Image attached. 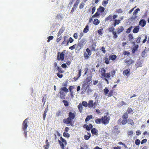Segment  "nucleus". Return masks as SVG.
Segmentation results:
<instances>
[{
  "mask_svg": "<svg viewBox=\"0 0 149 149\" xmlns=\"http://www.w3.org/2000/svg\"><path fill=\"white\" fill-rule=\"evenodd\" d=\"M63 113V111H58L56 113V116L57 117H58L60 116H61V114Z\"/></svg>",
  "mask_w": 149,
  "mask_h": 149,
  "instance_id": "obj_58",
  "label": "nucleus"
},
{
  "mask_svg": "<svg viewBox=\"0 0 149 149\" xmlns=\"http://www.w3.org/2000/svg\"><path fill=\"white\" fill-rule=\"evenodd\" d=\"M128 124H130L131 125H133L134 124V123L133 120L129 118L127 120Z\"/></svg>",
  "mask_w": 149,
  "mask_h": 149,
  "instance_id": "obj_33",
  "label": "nucleus"
},
{
  "mask_svg": "<svg viewBox=\"0 0 149 149\" xmlns=\"http://www.w3.org/2000/svg\"><path fill=\"white\" fill-rule=\"evenodd\" d=\"M92 118L93 116L92 115L88 116L85 119V121L87 122L88 121L91 119H92Z\"/></svg>",
  "mask_w": 149,
  "mask_h": 149,
  "instance_id": "obj_40",
  "label": "nucleus"
},
{
  "mask_svg": "<svg viewBox=\"0 0 149 149\" xmlns=\"http://www.w3.org/2000/svg\"><path fill=\"white\" fill-rule=\"evenodd\" d=\"M67 38V37L65 36L64 37V40L63 41V42L62 43V45H64L66 43H67V42L68 41V40H67L66 39V38Z\"/></svg>",
  "mask_w": 149,
  "mask_h": 149,
  "instance_id": "obj_60",
  "label": "nucleus"
},
{
  "mask_svg": "<svg viewBox=\"0 0 149 149\" xmlns=\"http://www.w3.org/2000/svg\"><path fill=\"white\" fill-rule=\"evenodd\" d=\"M56 69L58 70V71L60 73H63L64 72L62 68L58 66H57Z\"/></svg>",
  "mask_w": 149,
  "mask_h": 149,
  "instance_id": "obj_46",
  "label": "nucleus"
},
{
  "mask_svg": "<svg viewBox=\"0 0 149 149\" xmlns=\"http://www.w3.org/2000/svg\"><path fill=\"white\" fill-rule=\"evenodd\" d=\"M146 23L145 20L144 19H141L139 22V24L141 27H143L146 25Z\"/></svg>",
  "mask_w": 149,
  "mask_h": 149,
  "instance_id": "obj_11",
  "label": "nucleus"
},
{
  "mask_svg": "<svg viewBox=\"0 0 149 149\" xmlns=\"http://www.w3.org/2000/svg\"><path fill=\"white\" fill-rule=\"evenodd\" d=\"M63 136L65 137L68 138L70 137V135L67 132H64L63 134Z\"/></svg>",
  "mask_w": 149,
  "mask_h": 149,
  "instance_id": "obj_48",
  "label": "nucleus"
},
{
  "mask_svg": "<svg viewBox=\"0 0 149 149\" xmlns=\"http://www.w3.org/2000/svg\"><path fill=\"white\" fill-rule=\"evenodd\" d=\"M140 10L139 8H138L135 10L133 13V14L134 15H136L138 13L139 11H140Z\"/></svg>",
  "mask_w": 149,
  "mask_h": 149,
  "instance_id": "obj_52",
  "label": "nucleus"
},
{
  "mask_svg": "<svg viewBox=\"0 0 149 149\" xmlns=\"http://www.w3.org/2000/svg\"><path fill=\"white\" fill-rule=\"evenodd\" d=\"M113 90H111L108 92V94L107 95L108 97H111L113 95Z\"/></svg>",
  "mask_w": 149,
  "mask_h": 149,
  "instance_id": "obj_34",
  "label": "nucleus"
},
{
  "mask_svg": "<svg viewBox=\"0 0 149 149\" xmlns=\"http://www.w3.org/2000/svg\"><path fill=\"white\" fill-rule=\"evenodd\" d=\"M84 55L85 59H87L89 58V56L88 54H87L86 52L84 53Z\"/></svg>",
  "mask_w": 149,
  "mask_h": 149,
  "instance_id": "obj_45",
  "label": "nucleus"
},
{
  "mask_svg": "<svg viewBox=\"0 0 149 149\" xmlns=\"http://www.w3.org/2000/svg\"><path fill=\"white\" fill-rule=\"evenodd\" d=\"M80 0H77L75 2L74 4L73 5V6H74V7L77 8L78 6V4L79 3Z\"/></svg>",
  "mask_w": 149,
  "mask_h": 149,
  "instance_id": "obj_50",
  "label": "nucleus"
},
{
  "mask_svg": "<svg viewBox=\"0 0 149 149\" xmlns=\"http://www.w3.org/2000/svg\"><path fill=\"white\" fill-rule=\"evenodd\" d=\"M139 26H135L133 29V32L135 33H137L139 32Z\"/></svg>",
  "mask_w": 149,
  "mask_h": 149,
  "instance_id": "obj_22",
  "label": "nucleus"
},
{
  "mask_svg": "<svg viewBox=\"0 0 149 149\" xmlns=\"http://www.w3.org/2000/svg\"><path fill=\"white\" fill-rule=\"evenodd\" d=\"M105 8L100 6L97 9V11L95 14L92 15V18L98 17L100 14H102L104 12Z\"/></svg>",
  "mask_w": 149,
  "mask_h": 149,
  "instance_id": "obj_1",
  "label": "nucleus"
},
{
  "mask_svg": "<svg viewBox=\"0 0 149 149\" xmlns=\"http://www.w3.org/2000/svg\"><path fill=\"white\" fill-rule=\"evenodd\" d=\"M147 52H147V50H144L141 53L142 56L143 57H146L147 55Z\"/></svg>",
  "mask_w": 149,
  "mask_h": 149,
  "instance_id": "obj_32",
  "label": "nucleus"
},
{
  "mask_svg": "<svg viewBox=\"0 0 149 149\" xmlns=\"http://www.w3.org/2000/svg\"><path fill=\"white\" fill-rule=\"evenodd\" d=\"M103 30L102 29H101L97 31V32L99 35H102L103 34Z\"/></svg>",
  "mask_w": 149,
  "mask_h": 149,
  "instance_id": "obj_64",
  "label": "nucleus"
},
{
  "mask_svg": "<svg viewBox=\"0 0 149 149\" xmlns=\"http://www.w3.org/2000/svg\"><path fill=\"white\" fill-rule=\"evenodd\" d=\"M59 93L60 94V97L61 99H65V94L63 92L60 91L59 92Z\"/></svg>",
  "mask_w": 149,
  "mask_h": 149,
  "instance_id": "obj_17",
  "label": "nucleus"
},
{
  "mask_svg": "<svg viewBox=\"0 0 149 149\" xmlns=\"http://www.w3.org/2000/svg\"><path fill=\"white\" fill-rule=\"evenodd\" d=\"M130 69L128 68L123 71V74L124 75L128 76L130 75Z\"/></svg>",
  "mask_w": 149,
  "mask_h": 149,
  "instance_id": "obj_14",
  "label": "nucleus"
},
{
  "mask_svg": "<svg viewBox=\"0 0 149 149\" xmlns=\"http://www.w3.org/2000/svg\"><path fill=\"white\" fill-rule=\"evenodd\" d=\"M77 107L80 112L81 113L82 112L83 110L82 105L81 104V103H79V104L78 105Z\"/></svg>",
  "mask_w": 149,
  "mask_h": 149,
  "instance_id": "obj_28",
  "label": "nucleus"
},
{
  "mask_svg": "<svg viewBox=\"0 0 149 149\" xmlns=\"http://www.w3.org/2000/svg\"><path fill=\"white\" fill-rule=\"evenodd\" d=\"M72 120H73L68 117L66 119H64L63 120V122L65 124H70L71 125H72Z\"/></svg>",
  "mask_w": 149,
  "mask_h": 149,
  "instance_id": "obj_8",
  "label": "nucleus"
},
{
  "mask_svg": "<svg viewBox=\"0 0 149 149\" xmlns=\"http://www.w3.org/2000/svg\"><path fill=\"white\" fill-rule=\"evenodd\" d=\"M112 20V16L111 15L107 17L105 19V21L109 20L110 22H111Z\"/></svg>",
  "mask_w": 149,
  "mask_h": 149,
  "instance_id": "obj_27",
  "label": "nucleus"
},
{
  "mask_svg": "<svg viewBox=\"0 0 149 149\" xmlns=\"http://www.w3.org/2000/svg\"><path fill=\"white\" fill-rule=\"evenodd\" d=\"M81 104L83 106H84L85 107H88V103L86 101H82Z\"/></svg>",
  "mask_w": 149,
  "mask_h": 149,
  "instance_id": "obj_44",
  "label": "nucleus"
},
{
  "mask_svg": "<svg viewBox=\"0 0 149 149\" xmlns=\"http://www.w3.org/2000/svg\"><path fill=\"white\" fill-rule=\"evenodd\" d=\"M116 58L117 56L116 55H111L109 57V60L111 59L112 61H114L116 60Z\"/></svg>",
  "mask_w": 149,
  "mask_h": 149,
  "instance_id": "obj_16",
  "label": "nucleus"
},
{
  "mask_svg": "<svg viewBox=\"0 0 149 149\" xmlns=\"http://www.w3.org/2000/svg\"><path fill=\"white\" fill-rule=\"evenodd\" d=\"M91 132L93 135H98V130L95 128H94L91 130Z\"/></svg>",
  "mask_w": 149,
  "mask_h": 149,
  "instance_id": "obj_12",
  "label": "nucleus"
},
{
  "mask_svg": "<svg viewBox=\"0 0 149 149\" xmlns=\"http://www.w3.org/2000/svg\"><path fill=\"white\" fill-rule=\"evenodd\" d=\"M63 102L64 103L65 107H68L69 106V102L68 101L65 100H63Z\"/></svg>",
  "mask_w": 149,
  "mask_h": 149,
  "instance_id": "obj_47",
  "label": "nucleus"
},
{
  "mask_svg": "<svg viewBox=\"0 0 149 149\" xmlns=\"http://www.w3.org/2000/svg\"><path fill=\"white\" fill-rule=\"evenodd\" d=\"M89 31V26L88 25H87L83 30V32L84 33H87Z\"/></svg>",
  "mask_w": 149,
  "mask_h": 149,
  "instance_id": "obj_38",
  "label": "nucleus"
},
{
  "mask_svg": "<svg viewBox=\"0 0 149 149\" xmlns=\"http://www.w3.org/2000/svg\"><path fill=\"white\" fill-rule=\"evenodd\" d=\"M54 37L52 36H49L48 37L47 42H49L51 40L53 39Z\"/></svg>",
  "mask_w": 149,
  "mask_h": 149,
  "instance_id": "obj_61",
  "label": "nucleus"
},
{
  "mask_svg": "<svg viewBox=\"0 0 149 149\" xmlns=\"http://www.w3.org/2000/svg\"><path fill=\"white\" fill-rule=\"evenodd\" d=\"M106 71L104 68H102L101 69V72L102 73L101 75H104V74L106 73Z\"/></svg>",
  "mask_w": 149,
  "mask_h": 149,
  "instance_id": "obj_63",
  "label": "nucleus"
},
{
  "mask_svg": "<svg viewBox=\"0 0 149 149\" xmlns=\"http://www.w3.org/2000/svg\"><path fill=\"white\" fill-rule=\"evenodd\" d=\"M73 41L74 40L71 37H70L68 40L67 43H66V45H68L69 42L70 43H72Z\"/></svg>",
  "mask_w": 149,
  "mask_h": 149,
  "instance_id": "obj_37",
  "label": "nucleus"
},
{
  "mask_svg": "<svg viewBox=\"0 0 149 149\" xmlns=\"http://www.w3.org/2000/svg\"><path fill=\"white\" fill-rule=\"evenodd\" d=\"M104 92V94L107 95L108 94V92H109V90L107 88H105L103 90Z\"/></svg>",
  "mask_w": 149,
  "mask_h": 149,
  "instance_id": "obj_43",
  "label": "nucleus"
},
{
  "mask_svg": "<svg viewBox=\"0 0 149 149\" xmlns=\"http://www.w3.org/2000/svg\"><path fill=\"white\" fill-rule=\"evenodd\" d=\"M93 126L91 124H89L88 125L87 124H85L83 126L84 128H86L87 130L89 131L92 128Z\"/></svg>",
  "mask_w": 149,
  "mask_h": 149,
  "instance_id": "obj_10",
  "label": "nucleus"
},
{
  "mask_svg": "<svg viewBox=\"0 0 149 149\" xmlns=\"http://www.w3.org/2000/svg\"><path fill=\"white\" fill-rule=\"evenodd\" d=\"M127 111V112L129 114H132L133 113V110L131 108H128Z\"/></svg>",
  "mask_w": 149,
  "mask_h": 149,
  "instance_id": "obj_41",
  "label": "nucleus"
},
{
  "mask_svg": "<svg viewBox=\"0 0 149 149\" xmlns=\"http://www.w3.org/2000/svg\"><path fill=\"white\" fill-rule=\"evenodd\" d=\"M102 76L105 78L109 79L111 75L110 73H106L104 74V75H102Z\"/></svg>",
  "mask_w": 149,
  "mask_h": 149,
  "instance_id": "obj_25",
  "label": "nucleus"
},
{
  "mask_svg": "<svg viewBox=\"0 0 149 149\" xmlns=\"http://www.w3.org/2000/svg\"><path fill=\"white\" fill-rule=\"evenodd\" d=\"M134 61L133 60L130 59L129 60L125 61V63H126L128 65H130L131 64L134 63Z\"/></svg>",
  "mask_w": 149,
  "mask_h": 149,
  "instance_id": "obj_20",
  "label": "nucleus"
},
{
  "mask_svg": "<svg viewBox=\"0 0 149 149\" xmlns=\"http://www.w3.org/2000/svg\"><path fill=\"white\" fill-rule=\"evenodd\" d=\"M91 76H89L86 79L85 81L89 83V82L91 80Z\"/></svg>",
  "mask_w": 149,
  "mask_h": 149,
  "instance_id": "obj_42",
  "label": "nucleus"
},
{
  "mask_svg": "<svg viewBox=\"0 0 149 149\" xmlns=\"http://www.w3.org/2000/svg\"><path fill=\"white\" fill-rule=\"evenodd\" d=\"M133 28V26H131L129 28H128L126 32L127 33H129L132 30Z\"/></svg>",
  "mask_w": 149,
  "mask_h": 149,
  "instance_id": "obj_54",
  "label": "nucleus"
},
{
  "mask_svg": "<svg viewBox=\"0 0 149 149\" xmlns=\"http://www.w3.org/2000/svg\"><path fill=\"white\" fill-rule=\"evenodd\" d=\"M88 88L87 87H85V86H84L83 85H82V87L81 88V94H84L85 93V92L86 91L87 88Z\"/></svg>",
  "mask_w": 149,
  "mask_h": 149,
  "instance_id": "obj_18",
  "label": "nucleus"
},
{
  "mask_svg": "<svg viewBox=\"0 0 149 149\" xmlns=\"http://www.w3.org/2000/svg\"><path fill=\"white\" fill-rule=\"evenodd\" d=\"M88 135H85L84 136V138L86 140H88L90 138L91 136V134L90 133L87 132Z\"/></svg>",
  "mask_w": 149,
  "mask_h": 149,
  "instance_id": "obj_26",
  "label": "nucleus"
},
{
  "mask_svg": "<svg viewBox=\"0 0 149 149\" xmlns=\"http://www.w3.org/2000/svg\"><path fill=\"white\" fill-rule=\"evenodd\" d=\"M80 0H77L75 2L74 4L73 5V6H74V7L77 8L78 6V4L79 3Z\"/></svg>",
  "mask_w": 149,
  "mask_h": 149,
  "instance_id": "obj_51",
  "label": "nucleus"
},
{
  "mask_svg": "<svg viewBox=\"0 0 149 149\" xmlns=\"http://www.w3.org/2000/svg\"><path fill=\"white\" fill-rule=\"evenodd\" d=\"M60 140H58V141L61 149H64L65 146L67 144L66 141L63 138L62 136L60 137Z\"/></svg>",
  "mask_w": 149,
  "mask_h": 149,
  "instance_id": "obj_3",
  "label": "nucleus"
},
{
  "mask_svg": "<svg viewBox=\"0 0 149 149\" xmlns=\"http://www.w3.org/2000/svg\"><path fill=\"white\" fill-rule=\"evenodd\" d=\"M45 142L46 145L44 146L43 147L45 149H48L49 146V143L48 142L47 139H46Z\"/></svg>",
  "mask_w": 149,
  "mask_h": 149,
  "instance_id": "obj_24",
  "label": "nucleus"
},
{
  "mask_svg": "<svg viewBox=\"0 0 149 149\" xmlns=\"http://www.w3.org/2000/svg\"><path fill=\"white\" fill-rule=\"evenodd\" d=\"M77 46V45L76 44H74L72 45V46L70 47L69 49L71 50H73L74 49L76 48V47Z\"/></svg>",
  "mask_w": 149,
  "mask_h": 149,
  "instance_id": "obj_57",
  "label": "nucleus"
},
{
  "mask_svg": "<svg viewBox=\"0 0 149 149\" xmlns=\"http://www.w3.org/2000/svg\"><path fill=\"white\" fill-rule=\"evenodd\" d=\"M118 128L117 127V126H116L114 127V128L113 130V132L116 133H119V132L118 131Z\"/></svg>",
  "mask_w": 149,
  "mask_h": 149,
  "instance_id": "obj_36",
  "label": "nucleus"
},
{
  "mask_svg": "<svg viewBox=\"0 0 149 149\" xmlns=\"http://www.w3.org/2000/svg\"><path fill=\"white\" fill-rule=\"evenodd\" d=\"M61 91L64 92L66 93L68 92V89L65 87H62L60 89Z\"/></svg>",
  "mask_w": 149,
  "mask_h": 149,
  "instance_id": "obj_21",
  "label": "nucleus"
},
{
  "mask_svg": "<svg viewBox=\"0 0 149 149\" xmlns=\"http://www.w3.org/2000/svg\"><path fill=\"white\" fill-rule=\"evenodd\" d=\"M78 76L77 77H74L73 79H74V81H76L81 76V69H80L78 70Z\"/></svg>",
  "mask_w": 149,
  "mask_h": 149,
  "instance_id": "obj_15",
  "label": "nucleus"
},
{
  "mask_svg": "<svg viewBox=\"0 0 149 149\" xmlns=\"http://www.w3.org/2000/svg\"><path fill=\"white\" fill-rule=\"evenodd\" d=\"M104 60H105L104 63H105L107 64H108L110 62L109 60V59L107 57H105Z\"/></svg>",
  "mask_w": 149,
  "mask_h": 149,
  "instance_id": "obj_49",
  "label": "nucleus"
},
{
  "mask_svg": "<svg viewBox=\"0 0 149 149\" xmlns=\"http://www.w3.org/2000/svg\"><path fill=\"white\" fill-rule=\"evenodd\" d=\"M65 50H63V52L61 53L59 52H58L57 56V59L58 61H63L64 59V52H65Z\"/></svg>",
  "mask_w": 149,
  "mask_h": 149,
  "instance_id": "obj_6",
  "label": "nucleus"
},
{
  "mask_svg": "<svg viewBox=\"0 0 149 149\" xmlns=\"http://www.w3.org/2000/svg\"><path fill=\"white\" fill-rule=\"evenodd\" d=\"M91 51V50H90L88 48H87L86 49V52L89 56L91 55L92 54Z\"/></svg>",
  "mask_w": 149,
  "mask_h": 149,
  "instance_id": "obj_55",
  "label": "nucleus"
},
{
  "mask_svg": "<svg viewBox=\"0 0 149 149\" xmlns=\"http://www.w3.org/2000/svg\"><path fill=\"white\" fill-rule=\"evenodd\" d=\"M108 1H104L102 2V4L104 6H106L108 3Z\"/></svg>",
  "mask_w": 149,
  "mask_h": 149,
  "instance_id": "obj_59",
  "label": "nucleus"
},
{
  "mask_svg": "<svg viewBox=\"0 0 149 149\" xmlns=\"http://www.w3.org/2000/svg\"><path fill=\"white\" fill-rule=\"evenodd\" d=\"M120 22V19H115L114 22L113 24L114 26H115L117 25Z\"/></svg>",
  "mask_w": 149,
  "mask_h": 149,
  "instance_id": "obj_30",
  "label": "nucleus"
},
{
  "mask_svg": "<svg viewBox=\"0 0 149 149\" xmlns=\"http://www.w3.org/2000/svg\"><path fill=\"white\" fill-rule=\"evenodd\" d=\"M124 29L123 26H120L117 29V33L118 34H119L123 32L124 30Z\"/></svg>",
  "mask_w": 149,
  "mask_h": 149,
  "instance_id": "obj_13",
  "label": "nucleus"
},
{
  "mask_svg": "<svg viewBox=\"0 0 149 149\" xmlns=\"http://www.w3.org/2000/svg\"><path fill=\"white\" fill-rule=\"evenodd\" d=\"M95 122L97 124H100L102 123L101 118H98L95 120Z\"/></svg>",
  "mask_w": 149,
  "mask_h": 149,
  "instance_id": "obj_35",
  "label": "nucleus"
},
{
  "mask_svg": "<svg viewBox=\"0 0 149 149\" xmlns=\"http://www.w3.org/2000/svg\"><path fill=\"white\" fill-rule=\"evenodd\" d=\"M110 119L109 116H104L101 118L102 123L104 125H107L109 124Z\"/></svg>",
  "mask_w": 149,
  "mask_h": 149,
  "instance_id": "obj_4",
  "label": "nucleus"
},
{
  "mask_svg": "<svg viewBox=\"0 0 149 149\" xmlns=\"http://www.w3.org/2000/svg\"><path fill=\"white\" fill-rule=\"evenodd\" d=\"M100 22V21L97 19H95L93 21V24L95 25L98 24Z\"/></svg>",
  "mask_w": 149,
  "mask_h": 149,
  "instance_id": "obj_29",
  "label": "nucleus"
},
{
  "mask_svg": "<svg viewBox=\"0 0 149 149\" xmlns=\"http://www.w3.org/2000/svg\"><path fill=\"white\" fill-rule=\"evenodd\" d=\"M68 114V117L73 120L74 119L76 116V113L75 111L69 112Z\"/></svg>",
  "mask_w": 149,
  "mask_h": 149,
  "instance_id": "obj_9",
  "label": "nucleus"
},
{
  "mask_svg": "<svg viewBox=\"0 0 149 149\" xmlns=\"http://www.w3.org/2000/svg\"><path fill=\"white\" fill-rule=\"evenodd\" d=\"M65 30L64 28L63 27H62L60 29L58 33L57 34V36H59L61 33H62Z\"/></svg>",
  "mask_w": 149,
  "mask_h": 149,
  "instance_id": "obj_23",
  "label": "nucleus"
},
{
  "mask_svg": "<svg viewBox=\"0 0 149 149\" xmlns=\"http://www.w3.org/2000/svg\"><path fill=\"white\" fill-rule=\"evenodd\" d=\"M141 143L140 140L139 139H136L135 141V143L136 145H139Z\"/></svg>",
  "mask_w": 149,
  "mask_h": 149,
  "instance_id": "obj_62",
  "label": "nucleus"
},
{
  "mask_svg": "<svg viewBox=\"0 0 149 149\" xmlns=\"http://www.w3.org/2000/svg\"><path fill=\"white\" fill-rule=\"evenodd\" d=\"M128 115L127 113H124L122 116L123 120L121 121V123L123 125H124L126 124L127 122V118Z\"/></svg>",
  "mask_w": 149,
  "mask_h": 149,
  "instance_id": "obj_5",
  "label": "nucleus"
},
{
  "mask_svg": "<svg viewBox=\"0 0 149 149\" xmlns=\"http://www.w3.org/2000/svg\"><path fill=\"white\" fill-rule=\"evenodd\" d=\"M28 118L26 119L23 121L22 124V129L24 131L25 137L27 136V131L26 130L28 126Z\"/></svg>",
  "mask_w": 149,
  "mask_h": 149,
  "instance_id": "obj_2",
  "label": "nucleus"
},
{
  "mask_svg": "<svg viewBox=\"0 0 149 149\" xmlns=\"http://www.w3.org/2000/svg\"><path fill=\"white\" fill-rule=\"evenodd\" d=\"M96 103L95 102H93V101L92 100H89L88 103V108H90L93 107L94 108H95Z\"/></svg>",
  "mask_w": 149,
  "mask_h": 149,
  "instance_id": "obj_7",
  "label": "nucleus"
},
{
  "mask_svg": "<svg viewBox=\"0 0 149 149\" xmlns=\"http://www.w3.org/2000/svg\"><path fill=\"white\" fill-rule=\"evenodd\" d=\"M96 45L94 43H93L91 45V50L92 51H95L96 49H95Z\"/></svg>",
  "mask_w": 149,
  "mask_h": 149,
  "instance_id": "obj_39",
  "label": "nucleus"
},
{
  "mask_svg": "<svg viewBox=\"0 0 149 149\" xmlns=\"http://www.w3.org/2000/svg\"><path fill=\"white\" fill-rule=\"evenodd\" d=\"M86 39L85 38H83L81 39V40L80 41V42H79L78 43H79L81 45H82V46H84V45L85 43V42H86Z\"/></svg>",
  "mask_w": 149,
  "mask_h": 149,
  "instance_id": "obj_31",
  "label": "nucleus"
},
{
  "mask_svg": "<svg viewBox=\"0 0 149 149\" xmlns=\"http://www.w3.org/2000/svg\"><path fill=\"white\" fill-rule=\"evenodd\" d=\"M83 46L78 43L77 45L75 48V49L77 50V51H79L83 47Z\"/></svg>",
  "mask_w": 149,
  "mask_h": 149,
  "instance_id": "obj_19",
  "label": "nucleus"
},
{
  "mask_svg": "<svg viewBox=\"0 0 149 149\" xmlns=\"http://www.w3.org/2000/svg\"><path fill=\"white\" fill-rule=\"evenodd\" d=\"M89 83L84 81L82 85L85 87H86L88 88L89 86Z\"/></svg>",
  "mask_w": 149,
  "mask_h": 149,
  "instance_id": "obj_53",
  "label": "nucleus"
},
{
  "mask_svg": "<svg viewBox=\"0 0 149 149\" xmlns=\"http://www.w3.org/2000/svg\"><path fill=\"white\" fill-rule=\"evenodd\" d=\"M112 33L113 35V38H116L118 37V35L116 32V31H113Z\"/></svg>",
  "mask_w": 149,
  "mask_h": 149,
  "instance_id": "obj_56",
  "label": "nucleus"
}]
</instances>
